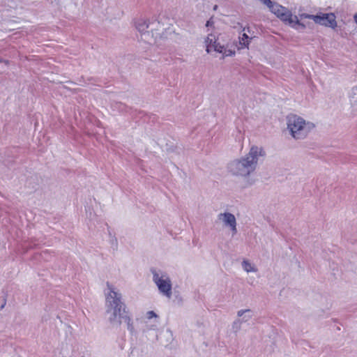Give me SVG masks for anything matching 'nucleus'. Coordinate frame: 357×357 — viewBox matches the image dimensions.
<instances>
[{
  "mask_svg": "<svg viewBox=\"0 0 357 357\" xmlns=\"http://www.w3.org/2000/svg\"><path fill=\"white\" fill-rule=\"evenodd\" d=\"M109 292L106 294L105 307L106 312L109 316L108 321L113 326H120L126 324L128 331L131 335L135 333L131 314L126 305L122 301V295L116 291L112 285L107 283Z\"/></svg>",
  "mask_w": 357,
  "mask_h": 357,
  "instance_id": "f257e3e1",
  "label": "nucleus"
},
{
  "mask_svg": "<svg viewBox=\"0 0 357 357\" xmlns=\"http://www.w3.org/2000/svg\"><path fill=\"white\" fill-rule=\"evenodd\" d=\"M266 153L262 147L253 146L245 157L231 162L228 165L229 171L236 176H248L257 168L259 157L265 156Z\"/></svg>",
  "mask_w": 357,
  "mask_h": 357,
  "instance_id": "f03ea898",
  "label": "nucleus"
},
{
  "mask_svg": "<svg viewBox=\"0 0 357 357\" xmlns=\"http://www.w3.org/2000/svg\"><path fill=\"white\" fill-rule=\"evenodd\" d=\"M310 124L297 116L289 115L287 116V128L291 136L296 139H303L309 132Z\"/></svg>",
  "mask_w": 357,
  "mask_h": 357,
  "instance_id": "7ed1b4c3",
  "label": "nucleus"
},
{
  "mask_svg": "<svg viewBox=\"0 0 357 357\" xmlns=\"http://www.w3.org/2000/svg\"><path fill=\"white\" fill-rule=\"evenodd\" d=\"M153 281L157 286L160 294L168 298L172 295V281L167 273L160 270L151 269Z\"/></svg>",
  "mask_w": 357,
  "mask_h": 357,
  "instance_id": "20e7f679",
  "label": "nucleus"
},
{
  "mask_svg": "<svg viewBox=\"0 0 357 357\" xmlns=\"http://www.w3.org/2000/svg\"><path fill=\"white\" fill-rule=\"evenodd\" d=\"M220 36H215L213 34H208L205 40L206 45V52L208 53L215 51L218 53H221L225 56H232L235 54V52L227 49L225 44H222L220 41Z\"/></svg>",
  "mask_w": 357,
  "mask_h": 357,
  "instance_id": "39448f33",
  "label": "nucleus"
},
{
  "mask_svg": "<svg viewBox=\"0 0 357 357\" xmlns=\"http://www.w3.org/2000/svg\"><path fill=\"white\" fill-rule=\"evenodd\" d=\"M155 24L160 25V21L156 18H152L151 20L138 19L135 21V27L139 32L141 33V39L145 43L152 44L153 40H150V26H153Z\"/></svg>",
  "mask_w": 357,
  "mask_h": 357,
  "instance_id": "423d86ee",
  "label": "nucleus"
},
{
  "mask_svg": "<svg viewBox=\"0 0 357 357\" xmlns=\"http://www.w3.org/2000/svg\"><path fill=\"white\" fill-rule=\"evenodd\" d=\"M314 22L316 24L328 27L335 28L337 26L335 16L333 13H319L315 15Z\"/></svg>",
  "mask_w": 357,
  "mask_h": 357,
  "instance_id": "0eeeda50",
  "label": "nucleus"
},
{
  "mask_svg": "<svg viewBox=\"0 0 357 357\" xmlns=\"http://www.w3.org/2000/svg\"><path fill=\"white\" fill-rule=\"evenodd\" d=\"M280 19L283 22H287L293 28H301L302 29L305 28V25L299 20L298 17L296 15L293 16L291 12L289 11L287 8H285V11H284V13L280 15Z\"/></svg>",
  "mask_w": 357,
  "mask_h": 357,
  "instance_id": "6e6552de",
  "label": "nucleus"
},
{
  "mask_svg": "<svg viewBox=\"0 0 357 357\" xmlns=\"http://www.w3.org/2000/svg\"><path fill=\"white\" fill-rule=\"evenodd\" d=\"M220 220H222L225 225L230 227L231 231L234 234L237 233L236 229V220L234 214L225 212L218 215Z\"/></svg>",
  "mask_w": 357,
  "mask_h": 357,
  "instance_id": "1a4fd4ad",
  "label": "nucleus"
},
{
  "mask_svg": "<svg viewBox=\"0 0 357 357\" xmlns=\"http://www.w3.org/2000/svg\"><path fill=\"white\" fill-rule=\"evenodd\" d=\"M237 316L241 322L246 323L253 317V312L250 309L240 310L237 312Z\"/></svg>",
  "mask_w": 357,
  "mask_h": 357,
  "instance_id": "9d476101",
  "label": "nucleus"
},
{
  "mask_svg": "<svg viewBox=\"0 0 357 357\" xmlns=\"http://www.w3.org/2000/svg\"><path fill=\"white\" fill-rule=\"evenodd\" d=\"M160 31H161V22H160V25L155 24L153 26H150V40H153L152 41V44L155 43L156 39L158 36H160Z\"/></svg>",
  "mask_w": 357,
  "mask_h": 357,
  "instance_id": "9b49d317",
  "label": "nucleus"
},
{
  "mask_svg": "<svg viewBox=\"0 0 357 357\" xmlns=\"http://www.w3.org/2000/svg\"><path fill=\"white\" fill-rule=\"evenodd\" d=\"M271 13H274L278 18L280 17V15L284 13V11H285V7L280 5L279 3H276L273 8H271V10H270Z\"/></svg>",
  "mask_w": 357,
  "mask_h": 357,
  "instance_id": "f8f14e48",
  "label": "nucleus"
},
{
  "mask_svg": "<svg viewBox=\"0 0 357 357\" xmlns=\"http://www.w3.org/2000/svg\"><path fill=\"white\" fill-rule=\"evenodd\" d=\"M252 38H250L247 33H243L242 36L239 38V43L241 48L248 47L250 41Z\"/></svg>",
  "mask_w": 357,
  "mask_h": 357,
  "instance_id": "ddd939ff",
  "label": "nucleus"
},
{
  "mask_svg": "<svg viewBox=\"0 0 357 357\" xmlns=\"http://www.w3.org/2000/svg\"><path fill=\"white\" fill-rule=\"evenodd\" d=\"M242 266L247 273L257 271V269L247 260L243 261Z\"/></svg>",
  "mask_w": 357,
  "mask_h": 357,
  "instance_id": "4468645a",
  "label": "nucleus"
},
{
  "mask_svg": "<svg viewBox=\"0 0 357 357\" xmlns=\"http://www.w3.org/2000/svg\"><path fill=\"white\" fill-rule=\"evenodd\" d=\"M241 324H242V323L241 322V321L238 319H236L232 323V326H231V329H232L233 332L235 333H238L241 330Z\"/></svg>",
  "mask_w": 357,
  "mask_h": 357,
  "instance_id": "2eb2a0df",
  "label": "nucleus"
},
{
  "mask_svg": "<svg viewBox=\"0 0 357 357\" xmlns=\"http://www.w3.org/2000/svg\"><path fill=\"white\" fill-rule=\"evenodd\" d=\"M113 107L121 112H127V106L122 102H115Z\"/></svg>",
  "mask_w": 357,
  "mask_h": 357,
  "instance_id": "dca6fc26",
  "label": "nucleus"
},
{
  "mask_svg": "<svg viewBox=\"0 0 357 357\" xmlns=\"http://www.w3.org/2000/svg\"><path fill=\"white\" fill-rule=\"evenodd\" d=\"M260 1L266 5L270 10H271V8H273V6L276 3V2L272 1L271 0H261Z\"/></svg>",
  "mask_w": 357,
  "mask_h": 357,
  "instance_id": "f3484780",
  "label": "nucleus"
},
{
  "mask_svg": "<svg viewBox=\"0 0 357 357\" xmlns=\"http://www.w3.org/2000/svg\"><path fill=\"white\" fill-rule=\"evenodd\" d=\"M314 17H315V15H310V14H307V13H301L299 15V17L301 20L310 19L314 21Z\"/></svg>",
  "mask_w": 357,
  "mask_h": 357,
  "instance_id": "a211bd4d",
  "label": "nucleus"
},
{
  "mask_svg": "<svg viewBox=\"0 0 357 357\" xmlns=\"http://www.w3.org/2000/svg\"><path fill=\"white\" fill-rule=\"evenodd\" d=\"M146 317L148 319H151L153 318H158V314L153 310L148 311L146 312Z\"/></svg>",
  "mask_w": 357,
  "mask_h": 357,
  "instance_id": "6ab92c4d",
  "label": "nucleus"
},
{
  "mask_svg": "<svg viewBox=\"0 0 357 357\" xmlns=\"http://www.w3.org/2000/svg\"><path fill=\"white\" fill-rule=\"evenodd\" d=\"M111 244H112L114 250H116L117 249L118 242H117L116 238L114 237V238L111 239Z\"/></svg>",
  "mask_w": 357,
  "mask_h": 357,
  "instance_id": "aec40b11",
  "label": "nucleus"
},
{
  "mask_svg": "<svg viewBox=\"0 0 357 357\" xmlns=\"http://www.w3.org/2000/svg\"><path fill=\"white\" fill-rule=\"evenodd\" d=\"M212 24H213V22H211V20H208L206 22V26H211Z\"/></svg>",
  "mask_w": 357,
  "mask_h": 357,
  "instance_id": "412c9836",
  "label": "nucleus"
},
{
  "mask_svg": "<svg viewBox=\"0 0 357 357\" xmlns=\"http://www.w3.org/2000/svg\"><path fill=\"white\" fill-rule=\"evenodd\" d=\"M354 20L355 23L357 24V13L354 15Z\"/></svg>",
  "mask_w": 357,
  "mask_h": 357,
  "instance_id": "4be33fe9",
  "label": "nucleus"
},
{
  "mask_svg": "<svg viewBox=\"0 0 357 357\" xmlns=\"http://www.w3.org/2000/svg\"><path fill=\"white\" fill-rule=\"evenodd\" d=\"M5 305H6V300H4L3 303L1 305L0 310H2Z\"/></svg>",
  "mask_w": 357,
  "mask_h": 357,
  "instance_id": "5701e85b",
  "label": "nucleus"
},
{
  "mask_svg": "<svg viewBox=\"0 0 357 357\" xmlns=\"http://www.w3.org/2000/svg\"><path fill=\"white\" fill-rule=\"evenodd\" d=\"M156 326H157L156 325H152V326L149 328V329L154 330V329L156 328Z\"/></svg>",
  "mask_w": 357,
  "mask_h": 357,
  "instance_id": "b1692460",
  "label": "nucleus"
},
{
  "mask_svg": "<svg viewBox=\"0 0 357 357\" xmlns=\"http://www.w3.org/2000/svg\"><path fill=\"white\" fill-rule=\"evenodd\" d=\"M217 7H218L217 6H215L214 9L215 10L217 9Z\"/></svg>",
  "mask_w": 357,
  "mask_h": 357,
  "instance_id": "393cba45",
  "label": "nucleus"
},
{
  "mask_svg": "<svg viewBox=\"0 0 357 357\" xmlns=\"http://www.w3.org/2000/svg\"><path fill=\"white\" fill-rule=\"evenodd\" d=\"M353 89H354H354H357V86H356V87H355V88H353Z\"/></svg>",
  "mask_w": 357,
  "mask_h": 357,
  "instance_id": "a878e982",
  "label": "nucleus"
},
{
  "mask_svg": "<svg viewBox=\"0 0 357 357\" xmlns=\"http://www.w3.org/2000/svg\"><path fill=\"white\" fill-rule=\"evenodd\" d=\"M0 62H1V59H0Z\"/></svg>",
  "mask_w": 357,
  "mask_h": 357,
  "instance_id": "bb28decb",
  "label": "nucleus"
}]
</instances>
